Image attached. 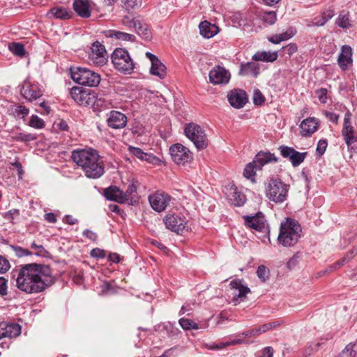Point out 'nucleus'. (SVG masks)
Segmentation results:
<instances>
[{
	"instance_id": "1",
	"label": "nucleus",
	"mask_w": 357,
	"mask_h": 357,
	"mask_svg": "<svg viewBox=\"0 0 357 357\" xmlns=\"http://www.w3.org/2000/svg\"><path fill=\"white\" fill-rule=\"evenodd\" d=\"M54 282L52 270L48 265L27 264L17 271V287L26 294L42 292Z\"/></svg>"
},
{
	"instance_id": "2",
	"label": "nucleus",
	"mask_w": 357,
	"mask_h": 357,
	"mask_svg": "<svg viewBox=\"0 0 357 357\" xmlns=\"http://www.w3.org/2000/svg\"><path fill=\"white\" fill-rule=\"evenodd\" d=\"M71 158L89 178H98L105 173L103 162L93 149L73 151Z\"/></svg>"
},
{
	"instance_id": "3",
	"label": "nucleus",
	"mask_w": 357,
	"mask_h": 357,
	"mask_svg": "<svg viewBox=\"0 0 357 357\" xmlns=\"http://www.w3.org/2000/svg\"><path fill=\"white\" fill-rule=\"evenodd\" d=\"M301 231V227L297 220L286 218L280 224L278 241L284 247L294 246L298 243Z\"/></svg>"
},
{
	"instance_id": "4",
	"label": "nucleus",
	"mask_w": 357,
	"mask_h": 357,
	"mask_svg": "<svg viewBox=\"0 0 357 357\" xmlns=\"http://www.w3.org/2000/svg\"><path fill=\"white\" fill-rule=\"evenodd\" d=\"M278 158L269 151L258 152L253 161L248 163L244 169L243 175L245 178L255 181L256 171L262 169L266 164L278 162Z\"/></svg>"
},
{
	"instance_id": "5",
	"label": "nucleus",
	"mask_w": 357,
	"mask_h": 357,
	"mask_svg": "<svg viewBox=\"0 0 357 357\" xmlns=\"http://www.w3.org/2000/svg\"><path fill=\"white\" fill-rule=\"evenodd\" d=\"M289 190V185L282 182L281 179L271 178L266 188V196L270 201L281 204L287 200Z\"/></svg>"
},
{
	"instance_id": "6",
	"label": "nucleus",
	"mask_w": 357,
	"mask_h": 357,
	"mask_svg": "<svg viewBox=\"0 0 357 357\" xmlns=\"http://www.w3.org/2000/svg\"><path fill=\"white\" fill-rule=\"evenodd\" d=\"M112 61L114 68L124 74H131L135 68V63L126 49L116 48L112 54Z\"/></svg>"
},
{
	"instance_id": "7",
	"label": "nucleus",
	"mask_w": 357,
	"mask_h": 357,
	"mask_svg": "<svg viewBox=\"0 0 357 357\" xmlns=\"http://www.w3.org/2000/svg\"><path fill=\"white\" fill-rule=\"evenodd\" d=\"M71 78L79 84L90 87L97 86L101 79L98 73L81 67L76 70H71Z\"/></svg>"
},
{
	"instance_id": "8",
	"label": "nucleus",
	"mask_w": 357,
	"mask_h": 357,
	"mask_svg": "<svg viewBox=\"0 0 357 357\" xmlns=\"http://www.w3.org/2000/svg\"><path fill=\"white\" fill-rule=\"evenodd\" d=\"M185 136L193 142L198 150L207 147L208 142L205 131L195 123H187L184 129Z\"/></svg>"
},
{
	"instance_id": "9",
	"label": "nucleus",
	"mask_w": 357,
	"mask_h": 357,
	"mask_svg": "<svg viewBox=\"0 0 357 357\" xmlns=\"http://www.w3.org/2000/svg\"><path fill=\"white\" fill-rule=\"evenodd\" d=\"M169 151L172 160L178 165H185L193 158L190 150L181 144L172 145Z\"/></svg>"
},
{
	"instance_id": "10",
	"label": "nucleus",
	"mask_w": 357,
	"mask_h": 357,
	"mask_svg": "<svg viewBox=\"0 0 357 357\" xmlns=\"http://www.w3.org/2000/svg\"><path fill=\"white\" fill-rule=\"evenodd\" d=\"M71 98L79 105L89 106L94 104L96 96L89 89L74 86L70 91Z\"/></svg>"
},
{
	"instance_id": "11",
	"label": "nucleus",
	"mask_w": 357,
	"mask_h": 357,
	"mask_svg": "<svg viewBox=\"0 0 357 357\" xmlns=\"http://www.w3.org/2000/svg\"><path fill=\"white\" fill-rule=\"evenodd\" d=\"M89 59L96 66H101L106 63L107 61L106 50L100 42L96 41L92 44Z\"/></svg>"
},
{
	"instance_id": "12",
	"label": "nucleus",
	"mask_w": 357,
	"mask_h": 357,
	"mask_svg": "<svg viewBox=\"0 0 357 357\" xmlns=\"http://www.w3.org/2000/svg\"><path fill=\"white\" fill-rule=\"evenodd\" d=\"M243 218L247 227L259 232H266L268 231L266 220L261 212H258L255 215H244Z\"/></svg>"
},
{
	"instance_id": "13",
	"label": "nucleus",
	"mask_w": 357,
	"mask_h": 357,
	"mask_svg": "<svg viewBox=\"0 0 357 357\" xmlns=\"http://www.w3.org/2000/svg\"><path fill=\"white\" fill-rule=\"evenodd\" d=\"M170 200L171 197L165 192H156L153 195L149 196V202L151 208L157 212L165 211L169 205Z\"/></svg>"
},
{
	"instance_id": "14",
	"label": "nucleus",
	"mask_w": 357,
	"mask_h": 357,
	"mask_svg": "<svg viewBox=\"0 0 357 357\" xmlns=\"http://www.w3.org/2000/svg\"><path fill=\"white\" fill-rule=\"evenodd\" d=\"M164 223L168 229L177 234L183 233L187 228L185 219L177 215H167Z\"/></svg>"
},
{
	"instance_id": "15",
	"label": "nucleus",
	"mask_w": 357,
	"mask_h": 357,
	"mask_svg": "<svg viewBox=\"0 0 357 357\" xmlns=\"http://www.w3.org/2000/svg\"><path fill=\"white\" fill-rule=\"evenodd\" d=\"M22 96L28 101L32 102L43 96V91L37 84L25 81L21 88Z\"/></svg>"
},
{
	"instance_id": "16",
	"label": "nucleus",
	"mask_w": 357,
	"mask_h": 357,
	"mask_svg": "<svg viewBox=\"0 0 357 357\" xmlns=\"http://www.w3.org/2000/svg\"><path fill=\"white\" fill-rule=\"evenodd\" d=\"M230 73L221 66H215L209 73V80L214 84H224L229 82Z\"/></svg>"
},
{
	"instance_id": "17",
	"label": "nucleus",
	"mask_w": 357,
	"mask_h": 357,
	"mask_svg": "<svg viewBox=\"0 0 357 357\" xmlns=\"http://www.w3.org/2000/svg\"><path fill=\"white\" fill-rule=\"evenodd\" d=\"M107 122L109 127L120 129L126 126L127 117L120 112L112 110L107 114Z\"/></svg>"
},
{
	"instance_id": "18",
	"label": "nucleus",
	"mask_w": 357,
	"mask_h": 357,
	"mask_svg": "<svg viewBox=\"0 0 357 357\" xmlns=\"http://www.w3.org/2000/svg\"><path fill=\"white\" fill-rule=\"evenodd\" d=\"M21 333V326L18 324L0 322V339L13 338Z\"/></svg>"
},
{
	"instance_id": "19",
	"label": "nucleus",
	"mask_w": 357,
	"mask_h": 357,
	"mask_svg": "<svg viewBox=\"0 0 357 357\" xmlns=\"http://www.w3.org/2000/svg\"><path fill=\"white\" fill-rule=\"evenodd\" d=\"M228 100L233 107L240 109L243 107L248 102V97L245 91L237 89L228 95Z\"/></svg>"
},
{
	"instance_id": "20",
	"label": "nucleus",
	"mask_w": 357,
	"mask_h": 357,
	"mask_svg": "<svg viewBox=\"0 0 357 357\" xmlns=\"http://www.w3.org/2000/svg\"><path fill=\"white\" fill-rule=\"evenodd\" d=\"M351 56V47L349 45H343L337 59L338 65L342 70H346L348 65L352 62Z\"/></svg>"
},
{
	"instance_id": "21",
	"label": "nucleus",
	"mask_w": 357,
	"mask_h": 357,
	"mask_svg": "<svg viewBox=\"0 0 357 357\" xmlns=\"http://www.w3.org/2000/svg\"><path fill=\"white\" fill-rule=\"evenodd\" d=\"M319 123L315 118H307L303 120L300 126L301 135L303 136H310L314 133L318 128Z\"/></svg>"
},
{
	"instance_id": "22",
	"label": "nucleus",
	"mask_w": 357,
	"mask_h": 357,
	"mask_svg": "<svg viewBox=\"0 0 357 357\" xmlns=\"http://www.w3.org/2000/svg\"><path fill=\"white\" fill-rule=\"evenodd\" d=\"M230 286L231 289H238V293L235 294L232 299V302L234 305H236L238 303V299L242 300L243 298H245L246 295L250 291V289L248 287L243 285L239 280L231 281Z\"/></svg>"
},
{
	"instance_id": "23",
	"label": "nucleus",
	"mask_w": 357,
	"mask_h": 357,
	"mask_svg": "<svg viewBox=\"0 0 357 357\" xmlns=\"http://www.w3.org/2000/svg\"><path fill=\"white\" fill-rule=\"evenodd\" d=\"M73 9L76 13L83 18H87L91 15L90 6L86 1L75 0L73 2Z\"/></svg>"
},
{
	"instance_id": "24",
	"label": "nucleus",
	"mask_w": 357,
	"mask_h": 357,
	"mask_svg": "<svg viewBox=\"0 0 357 357\" xmlns=\"http://www.w3.org/2000/svg\"><path fill=\"white\" fill-rule=\"evenodd\" d=\"M104 196L108 200L124 203L123 191L116 186H110L104 190Z\"/></svg>"
},
{
	"instance_id": "25",
	"label": "nucleus",
	"mask_w": 357,
	"mask_h": 357,
	"mask_svg": "<svg viewBox=\"0 0 357 357\" xmlns=\"http://www.w3.org/2000/svg\"><path fill=\"white\" fill-rule=\"evenodd\" d=\"M128 150L131 154L142 160H145L150 163H155L158 160V158L152 153H145L139 148L130 146Z\"/></svg>"
},
{
	"instance_id": "26",
	"label": "nucleus",
	"mask_w": 357,
	"mask_h": 357,
	"mask_svg": "<svg viewBox=\"0 0 357 357\" xmlns=\"http://www.w3.org/2000/svg\"><path fill=\"white\" fill-rule=\"evenodd\" d=\"M200 34L204 38H210L214 36L218 31V28L215 24L204 21L199 24Z\"/></svg>"
},
{
	"instance_id": "27",
	"label": "nucleus",
	"mask_w": 357,
	"mask_h": 357,
	"mask_svg": "<svg viewBox=\"0 0 357 357\" xmlns=\"http://www.w3.org/2000/svg\"><path fill=\"white\" fill-rule=\"evenodd\" d=\"M259 73V68L258 64L254 62H248L245 63H242L241 65V68L239 71V74L241 75L245 76L248 75H252L254 77H257Z\"/></svg>"
},
{
	"instance_id": "28",
	"label": "nucleus",
	"mask_w": 357,
	"mask_h": 357,
	"mask_svg": "<svg viewBox=\"0 0 357 357\" xmlns=\"http://www.w3.org/2000/svg\"><path fill=\"white\" fill-rule=\"evenodd\" d=\"M342 134L348 147L353 149L356 146L357 141L354 135V128L351 125L343 126Z\"/></svg>"
},
{
	"instance_id": "29",
	"label": "nucleus",
	"mask_w": 357,
	"mask_h": 357,
	"mask_svg": "<svg viewBox=\"0 0 357 357\" xmlns=\"http://www.w3.org/2000/svg\"><path fill=\"white\" fill-rule=\"evenodd\" d=\"M135 29L137 35L142 39L146 40H151L152 33L149 26L144 22L139 20L138 23H137V26Z\"/></svg>"
},
{
	"instance_id": "30",
	"label": "nucleus",
	"mask_w": 357,
	"mask_h": 357,
	"mask_svg": "<svg viewBox=\"0 0 357 357\" xmlns=\"http://www.w3.org/2000/svg\"><path fill=\"white\" fill-rule=\"evenodd\" d=\"M277 59V52H257L252 56V59L255 61H261L265 62H273L275 61Z\"/></svg>"
},
{
	"instance_id": "31",
	"label": "nucleus",
	"mask_w": 357,
	"mask_h": 357,
	"mask_svg": "<svg viewBox=\"0 0 357 357\" xmlns=\"http://www.w3.org/2000/svg\"><path fill=\"white\" fill-rule=\"evenodd\" d=\"M107 36L108 37L115 38L116 39L124 40V41H130L135 42L136 37L135 35L130 34L128 33L116 31V30H109L107 31Z\"/></svg>"
},
{
	"instance_id": "32",
	"label": "nucleus",
	"mask_w": 357,
	"mask_h": 357,
	"mask_svg": "<svg viewBox=\"0 0 357 357\" xmlns=\"http://www.w3.org/2000/svg\"><path fill=\"white\" fill-rule=\"evenodd\" d=\"M333 16L334 11L329 9L324 11L320 17H314L312 23L314 26H324Z\"/></svg>"
},
{
	"instance_id": "33",
	"label": "nucleus",
	"mask_w": 357,
	"mask_h": 357,
	"mask_svg": "<svg viewBox=\"0 0 357 357\" xmlns=\"http://www.w3.org/2000/svg\"><path fill=\"white\" fill-rule=\"evenodd\" d=\"M47 15L61 20H66L71 17V13L63 7L52 8Z\"/></svg>"
},
{
	"instance_id": "34",
	"label": "nucleus",
	"mask_w": 357,
	"mask_h": 357,
	"mask_svg": "<svg viewBox=\"0 0 357 357\" xmlns=\"http://www.w3.org/2000/svg\"><path fill=\"white\" fill-rule=\"evenodd\" d=\"M150 73L153 75L157 76L160 79H163L166 75V67L160 60H158L157 63L155 62L154 64L151 65Z\"/></svg>"
},
{
	"instance_id": "35",
	"label": "nucleus",
	"mask_w": 357,
	"mask_h": 357,
	"mask_svg": "<svg viewBox=\"0 0 357 357\" xmlns=\"http://www.w3.org/2000/svg\"><path fill=\"white\" fill-rule=\"evenodd\" d=\"M335 22L339 27L342 29H347L351 26L349 13L345 10H342L340 13Z\"/></svg>"
},
{
	"instance_id": "36",
	"label": "nucleus",
	"mask_w": 357,
	"mask_h": 357,
	"mask_svg": "<svg viewBox=\"0 0 357 357\" xmlns=\"http://www.w3.org/2000/svg\"><path fill=\"white\" fill-rule=\"evenodd\" d=\"M13 141L29 142L36 139V135L25 132H16L11 136Z\"/></svg>"
},
{
	"instance_id": "37",
	"label": "nucleus",
	"mask_w": 357,
	"mask_h": 357,
	"mask_svg": "<svg viewBox=\"0 0 357 357\" xmlns=\"http://www.w3.org/2000/svg\"><path fill=\"white\" fill-rule=\"evenodd\" d=\"M8 48L16 56H23L25 54L24 47L20 43H10Z\"/></svg>"
},
{
	"instance_id": "38",
	"label": "nucleus",
	"mask_w": 357,
	"mask_h": 357,
	"mask_svg": "<svg viewBox=\"0 0 357 357\" xmlns=\"http://www.w3.org/2000/svg\"><path fill=\"white\" fill-rule=\"evenodd\" d=\"M123 7L128 12L142 6V0H122Z\"/></svg>"
},
{
	"instance_id": "39",
	"label": "nucleus",
	"mask_w": 357,
	"mask_h": 357,
	"mask_svg": "<svg viewBox=\"0 0 357 357\" xmlns=\"http://www.w3.org/2000/svg\"><path fill=\"white\" fill-rule=\"evenodd\" d=\"M306 155V152L301 153L296 151V152L293 155V157L290 160L292 165L294 167H298V165H300L304 161Z\"/></svg>"
},
{
	"instance_id": "40",
	"label": "nucleus",
	"mask_w": 357,
	"mask_h": 357,
	"mask_svg": "<svg viewBox=\"0 0 357 357\" xmlns=\"http://www.w3.org/2000/svg\"><path fill=\"white\" fill-rule=\"evenodd\" d=\"M179 324L184 330H190V329H198L199 326L198 324L194 322L193 321L185 319V318H181L179 319Z\"/></svg>"
},
{
	"instance_id": "41",
	"label": "nucleus",
	"mask_w": 357,
	"mask_h": 357,
	"mask_svg": "<svg viewBox=\"0 0 357 357\" xmlns=\"http://www.w3.org/2000/svg\"><path fill=\"white\" fill-rule=\"evenodd\" d=\"M231 199L234 205L236 206H241L245 204L246 198L241 192L234 191Z\"/></svg>"
},
{
	"instance_id": "42",
	"label": "nucleus",
	"mask_w": 357,
	"mask_h": 357,
	"mask_svg": "<svg viewBox=\"0 0 357 357\" xmlns=\"http://www.w3.org/2000/svg\"><path fill=\"white\" fill-rule=\"evenodd\" d=\"M257 275L262 282H266L269 278V269L264 265H260L257 268Z\"/></svg>"
},
{
	"instance_id": "43",
	"label": "nucleus",
	"mask_w": 357,
	"mask_h": 357,
	"mask_svg": "<svg viewBox=\"0 0 357 357\" xmlns=\"http://www.w3.org/2000/svg\"><path fill=\"white\" fill-rule=\"evenodd\" d=\"M29 125L31 127L36 129H42L45 127V121L42 119L39 118L37 115H32L30 119Z\"/></svg>"
},
{
	"instance_id": "44",
	"label": "nucleus",
	"mask_w": 357,
	"mask_h": 357,
	"mask_svg": "<svg viewBox=\"0 0 357 357\" xmlns=\"http://www.w3.org/2000/svg\"><path fill=\"white\" fill-rule=\"evenodd\" d=\"M278 149L280 151L281 155L284 158L289 159V160L291 159V158L293 157V155L296 152V150L294 148H291V147H289L287 146H284V145L280 146Z\"/></svg>"
},
{
	"instance_id": "45",
	"label": "nucleus",
	"mask_w": 357,
	"mask_h": 357,
	"mask_svg": "<svg viewBox=\"0 0 357 357\" xmlns=\"http://www.w3.org/2000/svg\"><path fill=\"white\" fill-rule=\"evenodd\" d=\"M278 149L280 151L281 155L284 158L289 159V160L291 159V158L293 157V155L296 152V150L294 148H291V147H289L287 146H284V145L280 146Z\"/></svg>"
},
{
	"instance_id": "46",
	"label": "nucleus",
	"mask_w": 357,
	"mask_h": 357,
	"mask_svg": "<svg viewBox=\"0 0 357 357\" xmlns=\"http://www.w3.org/2000/svg\"><path fill=\"white\" fill-rule=\"evenodd\" d=\"M268 327V326H266V324H263V325L259 326L258 328L243 332V334L245 336H248V337L258 335L259 334L266 332Z\"/></svg>"
},
{
	"instance_id": "47",
	"label": "nucleus",
	"mask_w": 357,
	"mask_h": 357,
	"mask_svg": "<svg viewBox=\"0 0 357 357\" xmlns=\"http://www.w3.org/2000/svg\"><path fill=\"white\" fill-rule=\"evenodd\" d=\"M241 342V341L240 340H234L231 342H222L220 344H214L213 343V344L209 345L208 348L209 349H218H218H223V348L230 346V345L239 344Z\"/></svg>"
},
{
	"instance_id": "48",
	"label": "nucleus",
	"mask_w": 357,
	"mask_h": 357,
	"mask_svg": "<svg viewBox=\"0 0 357 357\" xmlns=\"http://www.w3.org/2000/svg\"><path fill=\"white\" fill-rule=\"evenodd\" d=\"M136 192H137V186H136V185L135 183H133L130 184L128 186L127 190H126V192H123V196L124 202L126 200L132 199L133 197L132 195L134 193H136Z\"/></svg>"
},
{
	"instance_id": "49",
	"label": "nucleus",
	"mask_w": 357,
	"mask_h": 357,
	"mask_svg": "<svg viewBox=\"0 0 357 357\" xmlns=\"http://www.w3.org/2000/svg\"><path fill=\"white\" fill-rule=\"evenodd\" d=\"M276 20L277 15L275 12L274 11L266 12L263 15V20L264 21V22L270 25L273 24L275 22Z\"/></svg>"
},
{
	"instance_id": "50",
	"label": "nucleus",
	"mask_w": 357,
	"mask_h": 357,
	"mask_svg": "<svg viewBox=\"0 0 357 357\" xmlns=\"http://www.w3.org/2000/svg\"><path fill=\"white\" fill-rule=\"evenodd\" d=\"M31 248L36 250L35 254L37 256L45 257H47L49 254L42 245H37L34 242L31 243Z\"/></svg>"
},
{
	"instance_id": "51",
	"label": "nucleus",
	"mask_w": 357,
	"mask_h": 357,
	"mask_svg": "<svg viewBox=\"0 0 357 357\" xmlns=\"http://www.w3.org/2000/svg\"><path fill=\"white\" fill-rule=\"evenodd\" d=\"M321 346V343H311L303 350V355L305 356H311L314 351H318Z\"/></svg>"
},
{
	"instance_id": "52",
	"label": "nucleus",
	"mask_w": 357,
	"mask_h": 357,
	"mask_svg": "<svg viewBox=\"0 0 357 357\" xmlns=\"http://www.w3.org/2000/svg\"><path fill=\"white\" fill-rule=\"evenodd\" d=\"M265 99L259 89H255L253 94V103L255 105H260L264 102Z\"/></svg>"
},
{
	"instance_id": "53",
	"label": "nucleus",
	"mask_w": 357,
	"mask_h": 357,
	"mask_svg": "<svg viewBox=\"0 0 357 357\" xmlns=\"http://www.w3.org/2000/svg\"><path fill=\"white\" fill-rule=\"evenodd\" d=\"M90 255L96 259H103L106 256L105 251L100 248H93L90 252Z\"/></svg>"
},
{
	"instance_id": "54",
	"label": "nucleus",
	"mask_w": 357,
	"mask_h": 357,
	"mask_svg": "<svg viewBox=\"0 0 357 357\" xmlns=\"http://www.w3.org/2000/svg\"><path fill=\"white\" fill-rule=\"evenodd\" d=\"M139 21L138 20L130 18L129 16H125L122 20V23L126 26L135 29L137 23H138Z\"/></svg>"
},
{
	"instance_id": "55",
	"label": "nucleus",
	"mask_w": 357,
	"mask_h": 357,
	"mask_svg": "<svg viewBox=\"0 0 357 357\" xmlns=\"http://www.w3.org/2000/svg\"><path fill=\"white\" fill-rule=\"evenodd\" d=\"M29 109H27L25 106L19 105L15 109V113L19 117L24 118L27 116L29 114Z\"/></svg>"
},
{
	"instance_id": "56",
	"label": "nucleus",
	"mask_w": 357,
	"mask_h": 357,
	"mask_svg": "<svg viewBox=\"0 0 357 357\" xmlns=\"http://www.w3.org/2000/svg\"><path fill=\"white\" fill-rule=\"evenodd\" d=\"M296 33V31L294 28H289L288 30H287L285 32H283L282 33H280V37L282 38V40H287L289 38H292Z\"/></svg>"
},
{
	"instance_id": "57",
	"label": "nucleus",
	"mask_w": 357,
	"mask_h": 357,
	"mask_svg": "<svg viewBox=\"0 0 357 357\" xmlns=\"http://www.w3.org/2000/svg\"><path fill=\"white\" fill-rule=\"evenodd\" d=\"M10 268L9 261L0 255V273L6 272Z\"/></svg>"
},
{
	"instance_id": "58",
	"label": "nucleus",
	"mask_w": 357,
	"mask_h": 357,
	"mask_svg": "<svg viewBox=\"0 0 357 357\" xmlns=\"http://www.w3.org/2000/svg\"><path fill=\"white\" fill-rule=\"evenodd\" d=\"M327 141L326 139H321L318 142L317 146V152L319 153V155H322L327 147Z\"/></svg>"
},
{
	"instance_id": "59",
	"label": "nucleus",
	"mask_w": 357,
	"mask_h": 357,
	"mask_svg": "<svg viewBox=\"0 0 357 357\" xmlns=\"http://www.w3.org/2000/svg\"><path fill=\"white\" fill-rule=\"evenodd\" d=\"M356 344L350 343L344 348L342 351V353L344 354L346 352L350 351L351 357H356L357 355V349H356Z\"/></svg>"
},
{
	"instance_id": "60",
	"label": "nucleus",
	"mask_w": 357,
	"mask_h": 357,
	"mask_svg": "<svg viewBox=\"0 0 357 357\" xmlns=\"http://www.w3.org/2000/svg\"><path fill=\"white\" fill-rule=\"evenodd\" d=\"M316 94L321 103H326L327 100V90L326 89H320L316 91Z\"/></svg>"
},
{
	"instance_id": "61",
	"label": "nucleus",
	"mask_w": 357,
	"mask_h": 357,
	"mask_svg": "<svg viewBox=\"0 0 357 357\" xmlns=\"http://www.w3.org/2000/svg\"><path fill=\"white\" fill-rule=\"evenodd\" d=\"M83 236L87 238H89V240L95 242L97 241V238H98V235L96 233L92 231L90 229H85L84 231H83Z\"/></svg>"
},
{
	"instance_id": "62",
	"label": "nucleus",
	"mask_w": 357,
	"mask_h": 357,
	"mask_svg": "<svg viewBox=\"0 0 357 357\" xmlns=\"http://www.w3.org/2000/svg\"><path fill=\"white\" fill-rule=\"evenodd\" d=\"M15 254L18 257H22L24 256H28L32 255V253L28 250L24 249L21 247H15Z\"/></svg>"
},
{
	"instance_id": "63",
	"label": "nucleus",
	"mask_w": 357,
	"mask_h": 357,
	"mask_svg": "<svg viewBox=\"0 0 357 357\" xmlns=\"http://www.w3.org/2000/svg\"><path fill=\"white\" fill-rule=\"evenodd\" d=\"M19 215H20L19 210L13 209V210H10L5 214V218L13 222V220L14 219V218L15 216H18Z\"/></svg>"
},
{
	"instance_id": "64",
	"label": "nucleus",
	"mask_w": 357,
	"mask_h": 357,
	"mask_svg": "<svg viewBox=\"0 0 357 357\" xmlns=\"http://www.w3.org/2000/svg\"><path fill=\"white\" fill-rule=\"evenodd\" d=\"M0 294L2 296L7 294L6 280L3 278H0Z\"/></svg>"
}]
</instances>
